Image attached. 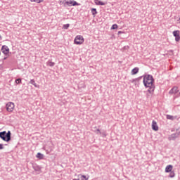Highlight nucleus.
Segmentation results:
<instances>
[{
  "label": "nucleus",
  "instance_id": "10",
  "mask_svg": "<svg viewBox=\"0 0 180 180\" xmlns=\"http://www.w3.org/2000/svg\"><path fill=\"white\" fill-rule=\"evenodd\" d=\"M179 136V134L175 133L172 134L170 136H169V140H175V139H178Z\"/></svg>",
  "mask_w": 180,
  "mask_h": 180
},
{
  "label": "nucleus",
  "instance_id": "8",
  "mask_svg": "<svg viewBox=\"0 0 180 180\" xmlns=\"http://www.w3.org/2000/svg\"><path fill=\"white\" fill-rule=\"evenodd\" d=\"M178 92H179V90H178V87L177 86H174L169 91V95H174V94H178Z\"/></svg>",
  "mask_w": 180,
  "mask_h": 180
},
{
  "label": "nucleus",
  "instance_id": "2",
  "mask_svg": "<svg viewBox=\"0 0 180 180\" xmlns=\"http://www.w3.org/2000/svg\"><path fill=\"white\" fill-rule=\"evenodd\" d=\"M12 133H11V131H8V132H6V131H4L0 132V139H1V140H3L4 141H6L7 143H8V141H11V140L12 139Z\"/></svg>",
  "mask_w": 180,
  "mask_h": 180
},
{
  "label": "nucleus",
  "instance_id": "16",
  "mask_svg": "<svg viewBox=\"0 0 180 180\" xmlns=\"http://www.w3.org/2000/svg\"><path fill=\"white\" fill-rule=\"evenodd\" d=\"M37 158H39V160H43L44 158V155H43L41 153H38L36 155Z\"/></svg>",
  "mask_w": 180,
  "mask_h": 180
},
{
  "label": "nucleus",
  "instance_id": "4",
  "mask_svg": "<svg viewBox=\"0 0 180 180\" xmlns=\"http://www.w3.org/2000/svg\"><path fill=\"white\" fill-rule=\"evenodd\" d=\"M74 43L75 44H82V43H84V37L81 35L76 36L74 40Z\"/></svg>",
  "mask_w": 180,
  "mask_h": 180
},
{
  "label": "nucleus",
  "instance_id": "26",
  "mask_svg": "<svg viewBox=\"0 0 180 180\" xmlns=\"http://www.w3.org/2000/svg\"><path fill=\"white\" fill-rule=\"evenodd\" d=\"M36 83V82H34V79H31L30 81V84H31L32 85H34Z\"/></svg>",
  "mask_w": 180,
  "mask_h": 180
},
{
  "label": "nucleus",
  "instance_id": "6",
  "mask_svg": "<svg viewBox=\"0 0 180 180\" xmlns=\"http://www.w3.org/2000/svg\"><path fill=\"white\" fill-rule=\"evenodd\" d=\"M141 78H143V76L133 79L130 80V82H131V84H134L135 86H140V81H141Z\"/></svg>",
  "mask_w": 180,
  "mask_h": 180
},
{
  "label": "nucleus",
  "instance_id": "11",
  "mask_svg": "<svg viewBox=\"0 0 180 180\" xmlns=\"http://www.w3.org/2000/svg\"><path fill=\"white\" fill-rule=\"evenodd\" d=\"M94 3L96 5L103 6L106 5V3L101 1V0H94Z\"/></svg>",
  "mask_w": 180,
  "mask_h": 180
},
{
  "label": "nucleus",
  "instance_id": "25",
  "mask_svg": "<svg viewBox=\"0 0 180 180\" xmlns=\"http://www.w3.org/2000/svg\"><path fill=\"white\" fill-rule=\"evenodd\" d=\"M70 27V24H65L63 26V29H68Z\"/></svg>",
  "mask_w": 180,
  "mask_h": 180
},
{
  "label": "nucleus",
  "instance_id": "30",
  "mask_svg": "<svg viewBox=\"0 0 180 180\" xmlns=\"http://www.w3.org/2000/svg\"><path fill=\"white\" fill-rule=\"evenodd\" d=\"M123 33H124V32H122V31H119V32H118V34H123Z\"/></svg>",
  "mask_w": 180,
  "mask_h": 180
},
{
  "label": "nucleus",
  "instance_id": "23",
  "mask_svg": "<svg viewBox=\"0 0 180 180\" xmlns=\"http://www.w3.org/2000/svg\"><path fill=\"white\" fill-rule=\"evenodd\" d=\"M31 2H36L37 4H41L43 0H31Z\"/></svg>",
  "mask_w": 180,
  "mask_h": 180
},
{
  "label": "nucleus",
  "instance_id": "33",
  "mask_svg": "<svg viewBox=\"0 0 180 180\" xmlns=\"http://www.w3.org/2000/svg\"><path fill=\"white\" fill-rule=\"evenodd\" d=\"M97 131H98V133L101 134V129H97Z\"/></svg>",
  "mask_w": 180,
  "mask_h": 180
},
{
  "label": "nucleus",
  "instance_id": "29",
  "mask_svg": "<svg viewBox=\"0 0 180 180\" xmlns=\"http://www.w3.org/2000/svg\"><path fill=\"white\" fill-rule=\"evenodd\" d=\"M124 50H127V49H129V46H124Z\"/></svg>",
  "mask_w": 180,
  "mask_h": 180
},
{
  "label": "nucleus",
  "instance_id": "7",
  "mask_svg": "<svg viewBox=\"0 0 180 180\" xmlns=\"http://www.w3.org/2000/svg\"><path fill=\"white\" fill-rule=\"evenodd\" d=\"M1 53L4 54V56H9V48L6 45H3L1 47Z\"/></svg>",
  "mask_w": 180,
  "mask_h": 180
},
{
  "label": "nucleus",
  "instance_id": "22",
  "mask_svg": "<svg viewBox=\"0 0 180 180\" xmlns=\"http://www.w3.org/2000/svg\"><path fill=\"white\" fill-rule=\"evenodd\" d=\"M15 83L19 85V84H22V79L21 78H18L17 79H15Z\"/></svg>",
  "mask_w": 180,
  "mask_h": 180
},
{
  "label": "nucleus",
  "instance_id": "3",
  "mask_svg": "<svg viewBox=\"0 0 180 180\" xmlns=\"http://www.w3.org/2000/svg\"><path fill=\"white\" fill-rule=\"evenodd\" d=\"M64 6H79V4L75 0H64L63 1Z\"/></svg>",
  "mask_w": 180,
  "mask_h": 180
},
{
  "label": "nucleus",
  "instance_id": "14",
  "mask_svg": "<svg viewBox=\"0 0 180 180\" xmlns=\"http://www.w3.org/2000/svg\"><path fill=\"white\" fill-rule=\"evenodd\" d=\"M139 70V68H134V69H132L131 72V75H136V74H138Z\"/></svg>",
  "mask_w": 180,
  "mask_h": 180
},
{
  "label": "nucleus",
  "instance_id": "27",
  "mask_svg": "<svg viewBox=\"0 0 180 180\" xmlns=\"http://www.w3.org/2000/svg\"><path fill=\"white\" fill-rule=\"evenodd\" d=\"M179 40H180V35H179L178 37H176L175 38V41H179Z\"/></svg>",
  "mask_w": 180,
  "mask_h": 180
},
{
  "label": "nucleus",
  "instance_id": "20",
  "mask_svg": "<svg viewBox=\"0 0 180 180\" xmlns=\"http://www.w3.org/2000/svg\"><path fill=\"white\" fill-rule=\"evenodd\" d=\"M175 177V172L174 171L170 172L169 174V178H174Z\"/></svg>",
  "mask_w": 180,
  "mask_h": 180
},
{
  "label": "nucleus",
  "instance_id": "13",
  "mask_svg": "<svg viewBox=\"0 0 180 180\" xmlns=\"http://www.w3.org/2000/svg\"><path fill=\"white\" fill-rule=\"evenodd\" d=\"M78 176L80 180H89V176H86L85 175L79 174Z\"/></svg>",
  "mask_w": 180,
  "mask_h": 180
},
{
  "label": "nucleus",
  "instance_id": "34",
  "mask_svg": "<svg viewBox=\"0 0 180 180\" xmlns=\"http://www.w3.org/2000/svg\"><path fill=\"white\" fill-rule=\"evenodd\" d=\"M0 39H1V35H0Z\"/></svg>",
  "mask_w": 180,
  "mask_h": 180
},
{
  "label": "nucleus",
  "instance_id": "18",
  "mask_svg": "<svg viewBox=\"0 0 180 180\" xmlns=\"http://www.w3.org/2000/svg\"><path fill=\"white\" fill-rule=\"evenodd\" d=\"M33 169H34V171L39 172V171H41V169L40 168V166L34 165Z\"/></svg>",
  "mask_w": 180,
  "mask_h": 180
},
{
  "label": "nucleus",
  "instance_id": "31",
  "mask_svg": "<svg viewBox=\"0 0 180 180\" xmlns=\"http://www.w3.org/2000/svg\"><path fill=\"white\" fill-rule=\"evenodd\" d=\"M8 57H9V56H6V57L4 58V60H6L8 58Z\"/></svg>",
  "mask_w": 180,
  "mask_h": 180
},
{
  "label": "nucleus",
  "instance_id": "24",
  "mask_svg": "<svg viewBox=\"0 0 180 180\" xmlns=\"http://www.w3.org/2000/svg\"><path fill=\"white\" fill-rule=\"evenodd\" d=\"M167 119H168L169 120H174V117L172 115H167Z\"/></svg>",
  "mask_w": 180,
  "mask_h": 180
},
{
  "label": "nucleus",
  "instance_id": "19",
  "mask_svg": "<svg viewBox=\"0 0 180 180\" xmlns=\"http://www.w3.org/2000/svg\"><path fill=\"white\" fill-rule=\"evenodd\" d=\"M91 13L93 16H95L96 15H98V11H96V8H91Z\"/></svg>",
  "mask_w": 180,
  "mask_h": 180
},
{
  "label": "nucleus",
  "instance_id": "12",
  "mask_svg": "<svg viewBox=\"0 0 180 180\" xmlns=\"http://www.w3.org/2000/svg\"><path fill=\"white\" fill-rule=\"evenodd\" d=\"M172 168L173 166L172 165H167L165 168V172L168 173L172 172Z\"/></svg>",
  "mask_w": 180,
  "mask_h": 180
},
{
  "label": "nucleus",
  "instance_id": "28",
  "mask_svg": "<svg viewBox=\"0 0 180 180\" xmlns=\"http://www.w3.org/2000/svg\"><path fill=\"white\" fill-rule=\"evenodd\" d=\"M0 150H4V144L0 143Z\"/></svg>",
  "mask_w": 180,
  "mask_h": 180
},
{
  "label": "nucleus",
  "instance_id": "32",
  "mask_svg": "<svg viewBox=\"0 0 180 180\" xmlns=\"http://www.w3.org/2000/svg\"><path fill=\"white\" fill-rule=\"evenodd\" d=\"M34 86H35V88H37V84L36 83H34V84H33Z\"/></svg>",
  "mask_w": 180,
  "mask_h": 180
},
{
  "label": "nucleus",
  "instance_id": "21",
  "mask_svg": "<svg viewBox=\"0 0 180 180\" xmlns=\"http://www.w3.org/2000/svg\"><path fill=\"white\" fill-rule=\"evenodd\" d=\"M117 27H119L117 26V24H113V25H112V27H111V30H115L117 29Z\"/></svg>",
  "mask_w": 180,
  "mask_h": 180
},
{
  "label": "nucleus",
  "instance_id": "5",
  "mask_svg": "<svg viewBox=\"0 0 180 180\" xmlns=\"http://www.w3.org/2000/svg\"><path fill=\"white\" fill-rule=\"evenodd\" d=\"M7 112H13V109H15V103L13 102H8L6 105Z\"/></svg>",
  "mask_w": 180,
  "mask_h": 180
},
{
  "label": "nucleus",
  "instance_id": "17",
  "mask_svg": "<svg viewBox=\"0 0 180 180\" xmlns=\"http://www.w3.org/2000/svg\"><path fill=\"white\" fill-rule=\"evenodd\" d=\"M47 65L49 67H54L56 65V63L54 62H52L51 60H48Z\"/></svg>",
  "mask_w": 180,
  "mask_h": 180
},
{
  "label": "nucleus",
  "instance_id": "9",
  "mask_svg": "<svg viewBox=\"0 0 180 180\" xmlns=\"http://www.w3.org/2000/svg\"><path fill=\"white\" fill-rule=\"evenodd\" d=\"M152 129L154 130V131H158V125L155 120H153L152 122Z\"/></svg>",
  "mask_w": 180,
  "mask_h": 180
},
{
  "label": "nucleus",
  "instance_id": "15",
  "mask_svg": "<svg viewBox=\"0 0 180 180\" xmlns=\"http://www.w3.org/2000/svg\"><path fill=\"white\" fill-rule=\"evenodd\" d=\"M173 36L175 37V39L176 37H178L179 36H180V32L179 30H175L173 32Z\"/></svg>",
  "mask_w": 180,
  "mask_h": 180
},
{
  "label": "nucleus",
  "instance_id": "1",
  "mask_svg": "<svg viewBox=\"0 0 180 180\" xmlns=\"http://www.w3.org/2000/svg\"><path fill=\"white\" fill-rule=\"evenodd\" d=\"M143 77V83L145 88H149L148 89V92L149 94H154V91L155 89V85L154 84L155 79L153 75H145Z\"/></svg>",
  "mask_w": 180,
  "mask_h": 180
}]
</instances>
